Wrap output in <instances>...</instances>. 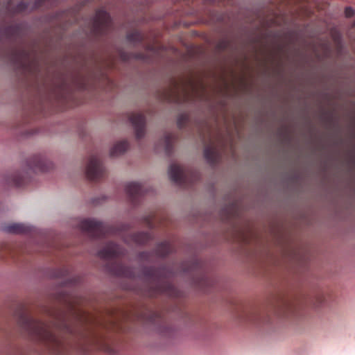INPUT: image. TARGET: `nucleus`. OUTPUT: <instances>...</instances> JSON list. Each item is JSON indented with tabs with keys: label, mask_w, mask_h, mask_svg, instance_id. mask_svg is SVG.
<instances>
[{
	"label": "nucleus",
	"mask_w": 355,
	"mask_h": 355,
	"mask_svg": "<svg viewBox=\"0 0 355 355\" xmlns=\"http://www.w3.org/2000/svg\"><path fill=\"white\" fill-rule=\"evenodd\" d=\"M110 22V17L106 12L99 10L96 12L94 21V26L96 28L103 29L109 26Z\"/></svg>",
	"instance_id": "obj_6"
},
{
	"label": "nucleus",
	"mask_w": 355,
	"mask_h": 355,
	"mask_svg": "<svg viewBox=\"0 0 355 355\" xmlns=\"http://www.w3.org/2000/svg\"><path fill=\"white\" fill-rule=\"evenodd\" d=\"M109 248L110 249L107 251L105 250L101 252V256L103 257H110L115 255V254L116 253L115 246L112 244L110 246H109Z\"/></svg>",
	"instance_id": "obj_12"
},
{
	"label": "nucleus",
	"mask_w": 355,
	"mask_h": 355,
	"mask_svg": "<svg viewBox=\"0 0 355 355\" xmlns=\"http://www.w3.org/2000/svg\"><path fill=\"white\" fill-rule=\"evenodd\" d=\"M128 39L130 41H135V40H139L141 39V36L138 33H133L132 34H130L128 35Z\"/></svg>",
	"instance_id": "obj_14"
},
{
	"label": "nucleus",
	"mask_w": 355,
	"mask_h": 355,
	"mask_svg": "<svg viewBox=\"0 0 355 355\" xmlns=\"http://www.w3.org/2000/svg\"><path fill=\"white\" fill-rule=\"evenodd\" d=\"M170 179L175 182H180L183 177V171L176 164L171 165L168 169Z\"/></svg>",
	"instance_id": "obj_7"
},
{
	"label": "nucleus",
	"mask_w": 355,
	"mask_h": 355,
	"mask_svg": "<svg viewBox=\"0 0 355 355\" xmlns=\"http://www.w3.org/2000/svg\"><path fill=\"white\" fill-rule=\"evenodd\" d=\"M23 327L35 339L45 343L56 352L62 346V340L53 335L49 330V326L33 320H26Z\"/></svg>",
	"instance_id": "obj_1"
},
{
	"label": "nucleus",
	"mask_w": 355,
	"mask_h": 355,
	"mask_svg": "<svg viewBox=\"0 0 355 355\" xmlns=\"http://www.w3.org/2000/svg\"><path fill=\"white\" fill-rule=\"evenodd\" d=\"M199 89H204L200 83L197 85L193 80L174 83L166 98L174 101H184L200 96Z\"/></svg>",
	"instance_id": "obj_2"
},
{
	"label": "nucleus",
	"mask_w": 355,
	"mask_h": 355,
	"mask_svg": "<svg viewBox=\"0 0 355 355\" xmlns=\"http://www.w3.org/2000/svg\"><path fill=\"white\" fill-rule=\"evenodd\" d=\"M128 148V144L127 143V141H122L121 142H119L116 144L110 150V155L113 157L118 156L125 152Z\"/></svg>",
	"instance_id": "obj_8"
},
{
	"label": "nucleus",
	"mask_w": 355,
	"mask_h": 355,
	"mask_svg": "<svg viewBox=\"0 0 355 355\" xmlns=\"http://www.w3.org/2000/svg\"><path fill=\"white\" fill-rule=\"evenodd\" d=\"M141 190V187L139 184L131 182L127 184L126 191L130 195L139 193Z\"/></svg>",
	"instance_id": "obj_11"
},
{
	"label": "nucleus",
	"mask_w": 355,
	"mask_h": 355,
	"mask_svg": "<svg viewBox=\"0 0 355 355\" xmlns=\"http://www.w3.org/2000/svg\"><path fill=\"white\" fill-rule=\"evenodd\" d=\"M80 228L85 231L93 233L95 236H99L103 230L101 223L89 219H86L80 223Z\"/></svg>",
	"instance_id": "obj_5"
},
{
	"label": "nucleus",
	"mask_w": 355,
	"mask_h": 355,
	"mask_svg": "<svg viewBox=\"0 0 355 355\" xmlns=\"http://www.w3.org/2000/svg\"><path fill=\"white\" fill-rule=\"evenodd\" d=\"M6 232L9 233L19 234L26 231V227L21 224L14 223L4 227Z\"/></svg>",
	"instance_id": "obj_9"
},
{
	"label": "nucleus",
	"mask_w": 355,
	"mask_h": 355,
	"mask_svg": "<svg viewBox=\"0 0 355 355\" xmlns=\"http://www.w3.org/2000/svg\"><path fill=\"white\" fill-rule=\"evenodd\" d=\"M345 13L347 17H350L354 15V11L352 8L348 7L345 8Z\"/></svg>",
	"instance_id": "obj_15"
},
{
	"label": "nucleus",
	"mask_w": 355,
	"mask_h": 355,
	"mask_svg": "<svg viewBox=\"0 0 355 355\" xmlns=\"http://www.w3.org/2000/svg\"><path fill=\"white\" fill-rule=\"evenodd\" d=\"M78 317V320L81 323H89L91 322L93 320L92 317L89 314L85 312L81 313Z\"/></svg>",
	"instance_id": "obj_13"
},
{
	"label": "nucleus",
	"mask_w": 355,
	"mask_h": 355,
	"mask_svg": "<svg viewBox=\"0 0 355 355\" xmlns=\"http://www.w3.org/2000/svg\"><path fill=\"white\" fill-rule=\"evenodd\" d=\"M130 120L135 129L137 138H141L144 134L145 119L140 114H132Z\"/></svg>",
	"instance_id": "obj_4"
},
{
	"label": "nucleus",
	"mask_w": 355,
	"mask_h": 355,
	"mask_svg": "<svg viewBox=\"0 0 355 355\" xmlns=\"http://www.w3.org/2000/svg\"><path fill=\"white\" fill-rule=\"evenodd\" d=\"M103 173V168L96 157H91L86 169V174L89 179L96 180Z\"/></svg>",
	"instance_id": "obj_3"
},
{
	"label": "nucleus",
	"mask_w": 355,
	"mask_h": 355,
	"mask_svg": "<svg viewBox=\"0 0 355 355\" xmlns=\"http://www.w3.org/2000/svg\"><path fill=\"white\" fill-rule=\"evenodd\" d=\"M205 157L209 162H214L217 158V152L214 146L207 147L205 150Z\"/></svg>",
	"instance_id": "obj_10"
}]
</instances>
